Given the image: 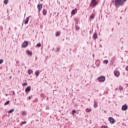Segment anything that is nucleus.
<instances>
[{"label":"nucleus","instance_id":"obj_37","mask_svg":"<svg viewBox=\"0 0 128 128\" xmlns=\"http://www.w3.org/2000/svg\"><path fill=\"white\" fill-rule=\"evenodd\" d=\"M126 70H127L128 72V66H126Z\"/></svg>","mask_w":128,"mask_h":128},{"label":"nucleus","instance_id":"obj_23","mask_svg":"<svg viewBox=\"0 0 128 128\" xmlns=\"http://www.w3.org/2000/svg\"><path fill=\"white\" fill-rule=\"evenodd\" d=\"M10 100H8L4 104V106H6V105L10 104Z\"/></svg>","mask_w":128,"mask_h":128},{"label":"nucleus","instance_id":"obj_42","mask_svg":"<svg viewBox=\"0 0 128 128\" xmlns=\"http://www.w3.org/2000/svg\"><path fill=\"white\" fill-rule=\"evenodd\" d=\"M10 78H12V76H10Z\"/></svg>","mask_w":128,"mask_h":128},{"label":"nucleus","instance_id":"obj_2","mask_svg":"<svg viewBox=\"0 0 128 128\" xmlns=\"http://www.w3.org/2000/svg\"><path fill=\"white\" fill-rule=\"evenodd\" d=\"M98 82H103L106 80V77L104 76H100L98 78Z\"/></svg>","mask_w":128,"mask_h":128},{"label":"nucleus","instance_id":"obj_6","mask_svg":"<svg viewBox=\"0 0 128 128\" xmlns=\"http://www.w3.org/2000/svg\"><path fill=\"white\" fill-rule=\"evenodd\" d=\"M37 8L38 12H40V10H42V4H38L37 6Z\"/></svg>","mask_w":128,"mask_h":128},{"label":"nucleus","instance_id":"obj_5","mask_svg":"<svg viewBox=\"0 0 128 128\" xmlns=\"http://www.w3.org/2000/svg\"><path fill=\"white\" fill-rule=\"evenodd\" d=\"M108 121L110 122V124H114L116 122V120L112 118V117H110L108 118Z\"/></svg>","mask_w":128,"mask_h":128},{"label":"nucleus","instance_id":"obj_11","mask_svg":"<svg viewBox=\"0 0 128 128\" xmlns=\"http://www.w3.org/2000/svg\"><path fill=\"white\" fill-rule=\"evenodd\" d=\"M114 74L115 76H117V78H118V76H120V72L118 71H114Z\"/></svg>","mask_w":128,"mask_h":128},{"label":"nucleus","instance_id":"obj_41","mask_svg":"<svg viewBox=\"0 0 128 128\" xmlns=\"http://www.w3.org/2000/svg\"><path fill=\"white\" fill-rule=\"evenodd\" d=\"M96 0H92L93 2H96Z\"/></svg>","mask_w":128,"mask_h":128},{"label":"nucleus","instance_id":"obj_43","mask_svg":"<svg viewBox=\"0 0 128 128\" xmlns=\"http://www.w3.org/2000/svg\"><path fill=\"white\" fill-rule=\"evenodd\" d=\"M18 62H16V64H18Z\"/></svg>","mask_w":128,"mask_h":128},{"label":"nucleus","instance_id":"obj_9","mask_svg":"<svg viewBox=\"0 0 128 128\" xmlns=\"http://www.w3.org/2000/svg\"><path fill=\"white\" fill-rule=\"evenodd\" d=\"M26 92H30V86L26 87L25 89Z\"/></svg>","mask_w":128,"mask_h":128},{"label":"nucleus","instance_id":"obj_15","mask_svg":"<svg viewBox=\"0 0 128 128\" xmlns=\"http://www.w3.org/2000/svg\"><path fill=\"white\" fill-rule=\"evenodd\" d=\"M92 112V108H86V112Z\"/></svg>","mask_w":128,"mask_h":128},{"label":"nucleus","instance_id":"obj_25","mask_svg":"<svg viewBox=\"0 0 128 128\" xmlns=\"http://www.w3.org/2000/svg\"><path fill=\"white\" fill-rule=\"evenodd\" d=\"M4 4H8V0H4Z\"/></svg>","mask_w":128,"mask_h":128},{"label":"nucleus","instance_id":"obj_17","mask_svg":"<svg viewBox=\"0 0 128 128\" xmlns=\"http://www.w3.org/2000/svg\"><path fill=\"white\" fill-rule=\"evenodd\" d=\"M35 74L36 76H40V71L39 70L36 71Z\"/></svg>","mask_w":128,"mask_h":128},{"label":"nucleus","instance_id":"obj_31","mask_svg":"<svg viewBox=\"0 0 128 128\" xmlns=\"http://www.w3.org/2000/svg\"><path fill=\"white\" fill-rule=\"evenodd\" d=\"M2 62H4V60L2 59L0 60V64H2Z\"/></svg>","mask_w":128,"mask_h":128},{"label":"nucleus","instance_id":"obj_7","mask_svg":"<svg viewBox=\"0 0 128 128\" xmlns=\"http://www.w3.org/2000/svg\"><path fill=\"white\" fill-rule=\"evenodd\" d=\"M128 108V105L126 104H124L122 106V110H126Z\"/></svg>","mask_w":128,"mask_h":128},{"label":"nucleus","instance_id":"obj_13","mask_svg":"<svg viewBox=\"0 0 128 128\" xmlns=\"http://www.w3.org/2000/svg\"><path fill=\"white\" fill-rule=\"evenodd\" d=\"M42 14H43V16H46V14H48V12L46 11V10L43 9Z\"/></svg>","mask_w":128,"mask_h":128},{"label":"nucleus","instance_id":"obj_8","mask_svg":"<svg viewBox=\"0 0 128 128\" xmlns=\"http://www.w3.org/2000/svg\"><path fill=\"white\" fill-rule=\"evenodd\" d=\"M76 12H78V9L75 8L72 11L71 14H72V16H74V14H76Z\"/></svg>","mask_w":128,"mask_h":128},{"label":"nucleus","instance_id":"obj_36","mask_svg":"<svg viewBox=\"0 0 128 128\" xmlns=\"http://www.w3.org/2000/svg\"><path fill=\"white\" fill-rule=\"evenodd\" d=\"M123 2V4H124V2H126V0H122Z\"/></svg>","mask_w":128,"mask_h":128},{"label":"nucleus","instance_id":"obj_10","mask_svg":"<svg viewBox=\"0 0 128 128\" xmlns=\"http://www.w3.org/2000/svg\"><path fill=\"white\" fill-rule=\"evenodd\" d=\"M26 53L28 56H32V52L30 51L29 50H26Z\"/></svg>","mask_w":128,"mask_h":128},{"label":"nucleus","instance_id":"obj_40","mask_svg":"<svg viewBox=\"0 0 128 128\" xmlns=\"http://www.w3.org/2000/svg\"><path fill=\"white\" fill-rule=\"evenodd\" d=\"M6 96H8V94H5Z\"/></svg>","mask_w":128,"mask_h":128},{"label":"nucleus","instance_id":"obj_33","mask_svg":"<svg viewBox=\"0 0 128 128\" xmlns=\"http://www.w3.org/2000/svg\"><path fill=\"white\" fill-rule=\"evenodd\" d=\"M26 124V122H22V124Z\"/></svg>","mask_w":128,"mask_h":128},{"label":"nucleus","instance_id":"obj_20","mask_svg":"<svg viewBox=\"0 0 128 128\" xmlns=\"http://www.w3.org/2000/svg\"><path fill=\"white\" fill-rule=\"evenodd\" d=\"M40 46H42V44L40 43H38L36 45V48H40Z\"/></svg>","mask_w":128,"mask_h":128},{"label":"nucleus","instance_id":"obj_3","mask_svg":"<svg viewBox=\"0 0 128 128\" xmlns=\"http://www.w3.org/2000/svg\"><path fill=\"white\" fill-rule=\"evenodd\" d=\"M28 46V41H24L22 44V48H26Z\"/></svg>","mask_w":128,"mask_h":128},{"label":"nucleus","instance_id":"obj_35","mask_svg":"<svg viewBox=\"0 0 128 128\" xmlns=\"http://www.w3.org/2000/svg\"><path fill=\"white\" fill-rule=\"evenodd\" d=\"M27 100H31L30 96H29L28 97V98H27Z\"/></svg>","mask_w":128,"mask_h":128},{"label":"nucleus","instance_id":"obj_12","mask_svg":"<svg viewBox=\"0 0 128 128\" xmlns=\"http://www.w3.org/2000/svg\"><path fill=\"white\" fill-rule=\"evenodd\" d=\"M30 16H28L26 18V20L24 21V24H28V20H30Z\"/></svg>","mask_w":128,"mask_h":128},{"label":"nucleus","instance_id":"obj_14","mask_svg":"<svg viewBox=\"0 0 128 128\" xmlns=\"http://www.w3.org/2000/svg\"><path fill=\"white\" fill-rule=\"evenodd\" d=\"M92 38H94V40H96V38H98V34L96 32L94 33Z\"/></svg>","mask_w":128,"mask_h":128},{"label":"nucleus","instance_id":"obj_24","mask_svg":"<svg viewBox=\"0 0 128 128\" xmlns=\"http://www.w3.org/2000/svg\"><path fill=\"white\" fill-rule=\"evenodd\" d=\"M14 112V109H12L9 110L8 114H12V112Z\"/></svg>","mask_w":128,"mask_h":128},{"label":"nucleus","instance_id":"obj_34","mask_svg":"<svg viewBox=\"0 0 128 128\" xmlns=\"http://www.w3.org/2000/svg\"><path fill=\"white\" fill-rule=\"evenodd\" d=\"M101 128H108V126H102Z\"/></svg>","mask_w":128,"mask_h":128},{"label":"nucleus","instance_id":"obj_44","mask_svg":"<svg viewBox=\"0 0 128 128\" xmlns=\"http://www.w3.org/2000/svg\"><path fill=\"white\" fill-rule=\"evenodd\" d=\"M42 2L44 0H40Z\"/></svg>","mask_w":128,"mask_h":128},{"label":"nucleus","instance_id":"obj_38","mask_svg":"<svg viewBox=\"0 0 128 128\" xmlns=\"http://www.w3.org/2000/svg\"><path fill=\"white\" fill-rule=\"evenodd\" d=\"M13 94L14 96H16V92H14V91H13Z\"/></svg>","mask_w":128,"mask_h":128},{"label":"nucleus","instance_id":"obj_19","mask_svg":"<svg viewBox=\"0 0 128 128\" xmlns=\"http://www.w3.org/2000/svg\"><path fill=\"white\" fill-rule=\"evenodd\" d=\"M90 18L91 20H94V15L93 14H91L90 16Z\"/></svg>","mask_w":128,"mask_h":128},{"label":"nucleus","instance_id":"obj_18","mask_svg":"<svg viewBox=\"0 0 128 128\" xmlns=\"http://www.w3.org/2000/svg\"><path fill=\"white\" fill-rule=\"evenodd\" d=\"M98 103L94 102V108H98Z\"/></svg>","mask_w":128,"mask_h":128},{"label":"nucleus","instance_id":"obj_27","mask_svg":"<svg viewBox=\"0 0 128 128\" xmlns=\"http://www.w3.org/2000/svg\"><path fill=\"white\" fill-rule=\"evenodd\" d=\"M76 110H73L72 111V116H74V114H76Z\"/></svg>","mask_w":128,"mask_h":128},{"label":"nucleus","instance_id":"obj_4","mask_svg":"<svg viewBox=\"0 0 128 128\" xmlns=\"http://www.w3.org/2000/svg\"><path fill=\"white\" fill-rule=\"evenodd\" d=\"M96 4H98V2L92 0L90 4V6H91V8H94V6H96Z\"/></svg>","mask_w":128,"mask_h":128},{"label":"nucleus","instance_id":"obj_26","mask_svg":"<svg viewBox=\"0 0 128 128\" xmlns=\"http://www.w3.org/2000/svg\"><path fill=\"white\" fill-rule=\"evenodd\" d=\"M104 63L106 64H108V60H104Z\"/></svg>","mask_w":128,"mask_h":128},{"label":"nucleus","instance_id":"obj_21","mask_svg":"<svg viewBox=\"0 0 128 128\" xmlns=\"http://www.w3.org/2000/svg\"><path fill=\"white\" fill-rule=\"evenodd\" d=\"M75 30H80V27L78 26V25L75 26Z\"/></svg>","mask_w":128,"mask_h":128},{"label":"nucleus","instance_id":"obj_29","mask_svg":"<svg viewBox=\"0 0 128 128\" xmlns=\"http://www.w3.org/2000/svg\"><path fill=\"white\" fill-rule=\"evenodd\" d=\"M22 85L24 86H28V82H24L22 84Z\"/></svg>","mask_w":128,"mask_h":128},{"label":"nucleus","instance_id":"obj_46","mask_svg":"<svg viewBox=\"0 0 128 128\" xmlns=\"http://www.w3.org/2000/svg\"><path fill=\"white\" fill-rule=\"evenodd\" d=\"M38 120H36V122H38Z\"/></svg>","mask_w":128,"mask_h":128},{"label":"nucleus","instance_id":"obj_28","mask_svg":"<svg viewBox=\"0 0 128 128\" xmlns=\"http://www.w3.org/2000/svg\"><path fill=\"white\" fill-rule=\"evenodd\" d=\"M119 90H124V88H123L122 86H120L119 87Z\"/></svg>","mask_w":128,"mask_h":128},{"label":"nucleus","instance_id":"obj_22","mask_svg":"<svg viewBox=\"0 0 128 128\" xmlns=\"http://www.w3.org/2000/svg\"><path fill=\"white\" fill-rule=\"evenodd\" d=\"M60 32H57L56 34V36H60Z\"/></svg>","mask_w":128,"mask_h":128},{"label":"nucleus","instance_id":"obj_45","mask_svg":"<svg viewBox=\"0 0 128 128\" xmlns=\"http://www.w3.org/2000/svg\"><path fill=\"white\" fill-rule=\"evenodd\" d=\"M66 120H68V119H66Z\"/></svg>","mask_w":128,"mask_h":128},{"label":"nucleus","instance_id":"obj_39","mask_svg":"<svg viewBox=\"0 0 128 128\" xmlns=\"http://www.w3.org/2000/svg\"><path fill=\"white\" fill-rule=\"evenodd\" d=\"M76 24H78V21L76 20Z\"/></svg>","mask_w":128,"mask_h":128},{"label":"nucleus","instance_id":"obj_32","mask_svg":"<svg viewBox=\"0 0 128 128\" xmlns=\"http://www.w3.org/2000/svg\"><path fill=\"white\" fill-rule=\"evenodd\" d=\"M60 48H56L57 52H60Z\"/></svg>","mask_w":128,"mask_h":128},{"label":"nucleus","instance_id":"obj_30","mask_svg":"<svg viewBox=\"0 0 128 128\" xmlns=\"http://www.w3.org/2000/svg\"><path fill=\"white\" fill-rule=\"evenodd\" d=\"M22 114V116H26V112L24 111H23Z\"/></svg>","mask_w":128,"mask_h":128},{"label":"nucleus","instance_id":"obj_16","mask_svg":"<svg viewBox=\"0 0 128 128\" xmlns=\"http://www.w3.org/2000/svg\"><path fill=\"white\" fill-rule=\"evenodd\" d=\"M28 74L30 75L32 74V70H30V69H29L28 70Z\"/></svg>","mask_w":128,"mask_h":128},{"label":"nucleus","instance_id":"obj_1","mask_svg":"<svg viewBox=\"0 0 128 128\" xmlns=\"http://www.w3.org/2000/svg\"><path fill=\"white\" fill-rule=\"evenodd\" d=\"M112 2L114 6L117 8L124 4V1L122 0H112Z\"/></svg>","mask_w":128,"mask_h":128}]
</instances>
